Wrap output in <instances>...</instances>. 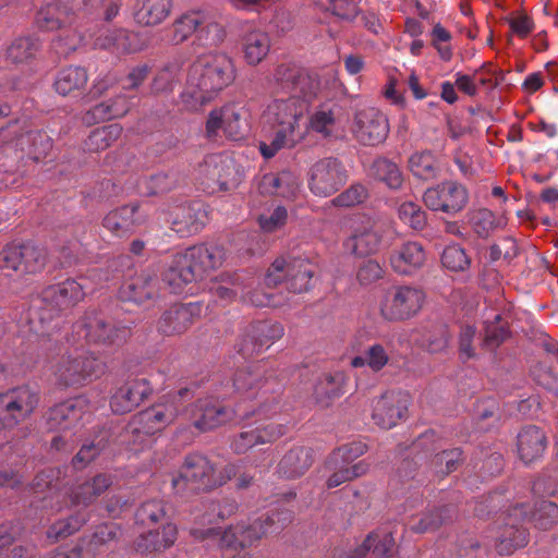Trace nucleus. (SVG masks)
I'll use <instances>...</instances> for the list:
<instances>
[{"mask_svg":"<svg viewBox=\"0 0 558 558\" xmlns=\"http://www.w3.org/2000/svg\"><path fill=\"white\" fill-rule=\"evenodd\" d=\"M313 97L290 94L288 97L271 99L263 111V121L275 130L269 142L259 143L264 158H272L283 148H292L306 133V114Z\"/></svg>","mask_w":558,"mask_h":558,"instance_id":"nucleus-1","label":"nucleus"},{"mask_svg":"<svg viewBox=\"0 0 558 558\" xmlns=\"http://www.w3.org/2000/svg\"><path fill=\"white\" fill-rule=\"evenodd\" d=\"M234 78V64L228 56L220 53L199 58L189 69L180 95L181 105L187 111H197L232 84Z\"/></svg>","mask_w":558,"mask_h":558,"instance_id":"nucleus-2","label":"nucleus"},{"mask_svg":"<svg viewBox=\"0 0 558 558\" xmlns=\"http://www.w3.org/2000/svg\"><path fill=\"white\" fill-rule=\"evenodd\" d=\"M393 227L389 220L363 218L351 227V234L344 240L347 252L356 257L376 254L383 245L390 244Z\"/></svg>","mask_w":558,"mask_h":558,"instance_id":"nucleus-3","label":"nucleus"},{"mask_svg":"<svg viewBox=\"0 0 558 558\" xmlns=\"http://www.w3.org/2000/svg\"><path fill=\"white\" fill-rule=\"evenodd\" d=\"M426 301L425 291L413 284L390 288L379 301L378 310L388 322H403L416 316Z\"/></svg>","mask_w":558,"mask_h":558,"instance_id":"nucleus-4","label":"nucleus"},{"mask_svg":"<svg viewBox=\"0 0 558 558\" xmlns=\"http://www.w3.org/2000/svg\"><path fill=\"white\" fill-rule=\"evenodd\" d=\"M39 403L36 390L22 385L0 392V428H13L26 421Z\"/></svg>","mask_w":558,"mask_h":558,"instance_id":"nucleus-5","label":"nucleus"},{"mask_svg":"<svg viewBox=\"0 0 558 558\" xmlns=\"http://www.w3.org/2000/svg\"><path fill=\"white\" fill-rule=\"evenodd\" d=\"M313 274V265L304 258H277L266 274L265 283L267 287H276L284 282L287 289L302 293L310 289Z\"/></svg>","mask_w":558,"mask_h":558,"instance_id":"nucleus-6","label":"nucleus"},{"mask_svg":"<svg viewBox=\"0 0 558 558\" xmlns=\"http://www.w3.org/2000/svg\"><path fill=\"white\" fill-rule=\"evenodd\" d=\"M226 471V476L217 475L213 464L205 456L192 453L185 458L179 476L172 478V486L177 492H181L187 482L201 484L204 487L222 485L235 474L233 465H228Z\"/></svg>","mask_w":558,"mask_h":558,"instance_id":"nucleus-7","label":"nucleus"},{"mask_svg":"<svg viewBox=\"0 0 558 558\" xmlns=\"http://www.w3.org/2000/svg\"><path fill=\"white\" fill-rule=\"evenodd\" d=\"M364 450V445L351 444L337 449L330 454L326 462V468L331 472L327 480L329 488L352 481L368 471V464L365 461L351 464L352 459L361 456Z\"/></svg>","mask_w":558,"mask_h":558,"instance_id":"nucleus-8","label":"nucleus"},{"mask_svg":"<svg viewBox=\"0 0 558 558\" xmlns=\"http://www.w3.org/2000/svg\"><path fill=\"white\" fill-rule=\"evenodd\" d=\"M350 130L360 144L376 146L386 141L390 128L383 112L375 107H365L356 110Z\"/></svg>","mask_w":558,"mask_h":558,"instance_id":"nucleus-9","label":"nucleus"},{"mask_svg":"<svg viewBox=\"0 0 558 558\" xmlns=\"http://www.w3.org/2000/svg\"><path fill=\"white\" fill-rule=\"evenodd\" d=\"M347 182V171L336 158H324L314 162L308 171V189L318 197H328Z\"/></svg>","mask_w":558,"mask_h":558,"instance_id":"nucleus-10","label":"nucleus"},{"mask_svg":"<svg viewBox=\"0 0 558 558\" xmlns=\"http://www.w3.org/2000/svg\"><path fill=\"white\" fill-rule=\"evenodd\" d=\"M423 201L432 210L456 215L466 206L469 194L461 183L445 181L427 189Z\"/></svg>","mask_w":558,"mask_h":558,"instance_id":"nucleus-11","label":"nucleus"},{"mask_svg":"<svg viewBox=\"0 0 558 558\" xmlns=\"http://www.w3.org/2000/svg\"><path fill=\"white\" fill-rule=\"evenodd\" d=\"M178 415L175 398H165L132 417L130 428L134 434L154 435L166 428Z\"/></svg>","mask_w":558,"mask_h":558,"instance_id":"nucleus-12","label":"nucleus"},{"mask_svg":"<svg viewBox=\"0 0 558 558\" xmlns=\"http://www.w3.org/2000/svg\"><path fill=\"white\" fill-rule=\"evenodd\" d=\"M198 172L208 186H218L220 190L234 187L240 181V172L233 158L226 154L207 156L199 165Z\"/></svg>","mask_w":558,"mask_h":558,"instance_id":"nucleus-13","label":"nucleus"},{"mask_svg":"<svg viewBox=\"0 0 558 558\" xmlns=\"http://www.w3.org/2000/svg\"><path fill=\"white\" fill-rule=\"evenodd\" d=\"M409 401L399 392H386L371 401V418L384 429L397 426L407 416Z\"/></svg>","mask_w":558,"mask_h":558,"instance_id":"nucleus-14","label":"nucleus"},{"mask_svg":"<svg viewBox=\"0 0 558 558\" xmlns=\"http://www.w3.org/2000/svg\"><path fill=\"white\" fill-rule=\"evenodd\" d=\"M171 229L181 236L199 232L207 222V211L203 205H173L167 210Z\"/></svg>","mask_w":558,"mask_h":558,"instance_id":"nucleus-15","label":"nucleus"},{"mask_svg":"<svg viewBox=\"0 0 558 558\" xmlns=\"http://www.w3.org/2000/svg\"><path fill=\"white\" fill-rule=\"evenodd\" d=\"M192 420L194 426L202 432L214 429L233 418L235 412L233 410L222 407L218 401L213 399H201L192 408ZM236 415L244 418L246 414L240 413L238 410Z\"/></svg>","mask_w":558,"mask_h":558,"instance_id":"nucleus-16","label":"nucleus"},{"mask_svg":"<svg viewBox=\"0 0 558 558\" xmlns=\"http://www.w3.org/2000/svg\"><path fill=\"white\" fill-rule=\"evenodd\" d=\"M211 292L221 301H231L238 294L255 306H280L282 303L277 301L274 296L253 293L245 291L243 283L238 276L223 275L219 281H215L210 287Z\"/></svg>","mask_w":558,"mask_h":558,"instance_id":"nucleus-17","label":"nucleus"},{"mask_svg":"<svg viewBox=\"0 0 558 558\" xmlns=\"http://www.w3.org/2000/svg\"><path fill=\"white\" fill-rule=\"evenodd\" d=\"M268 523V519L238 522L220 534V542L223 546L231 548L251 547L266 535Z\"/></svg>","mask_w":558,"mask_h":558,"instance_id":"nucleus-18","label":"nucleus"},{"mask_svg":"<svg viewBox=\"0 0 558 558\" xmlns=\"http://www.w3.org/2000/svg\"><path fill=\"white\" fill-rule=\"evenodd\" d=\"M89 410V402L83 396L56 404L48 413L49 427L63 430L72 428L82 421Z\"/></svg>","mask_w":558,"mask_h":558,"instance_id":"nucleus-19","label":"nucleus"},{"mask_svg":"<svg viewBox=\"0 0 558 558\" xmlns=\"http://www.w3.org/2000/svg\"><path fill=\"white\" fill-rule=\"evenodd\" d=\"M301 180L291 171L266 173L258 181L257 189L263 195H276L287 201H294L301 194Z\"/></svg>","mask_w":558,"mask_h":558,"instance_id":"nucleus-20","label":"nucleus"},{"mask_svg":"<svg viewBox=\"0 0 558 558\" xmlns=\"http://www.w3.org/2000/svg\"><path fill=\"white\" fill-rule=\"evenodd\" d=\"M150 393V386L144 378H134L120 386L111 397L110 407L114 413L124 414L138 407Z\"/></svg>","mask_w":558,"mask_h":558,"instance_id":"nucleus-21","label":"nucleus"},{"mask_svg":"<svg viewBox=\"0 0 558 558\" xmlns=\"http://www.w3.org/2000/svg\"><path fill=\"white\" fill-rule=\"evenodd\" d=\"M84 287L74 279L49 287L44 292V300L47 307L57 312L66 311L84 299Z\"/></svg>","mask_w":558,"mask_h":558,"instance_id":"nucleus-22","label":"nucleus"},{"mask_svg":"<svg viewBox=\"0 0 558 558\" xmlns=\"http://www.w3.org/2000/svg\"><path fill=\"white\" fill-rule=\"evenodd\" d=\"M97 366L95 357L90 356H68L61 359L54 367L53 374L57 380L69 386L80 384L90 376Z\"/></svg>","mask_w":558,"mask_h":558,"instance_id":"nucleus-23","label":"nucleus"},{"mask_svg":"<svg viewBox=\"0 0 558 558\" xmlns=\"http://www.w3.org/2000/svg\"><path fill=\"white\" fill-rule=\"evenodd\" d=\"M147 216L137 206H124L110 211L104 219V227L117 236H124L146 222Z\"/></svg>","mask_w":558,"mask_h":558,"instance_id":"nucleus-24","label":"nucleus"},{"mask_svg":"<svg viewBox=\"0 0 558 558\" xmlns=\"http://www.w3.org/2000/svg\"><path fill=\"white\" fill-rule=\"evenodd\" d=\"M186 255L187 248L184 252L175 254L163 274V281L174 293L182 292L186 284L199 277L195 260L182 263L181 259L186 257Z\"/></svg>","mask_w":558,"mask_h":558,"instance_id":"nucleus-25","label":"nucleus"},{"mask_svg":"<svg viewBox=\"0 0 558 558\" xmlns=\"http://www.w3.org/2000/svg\"><path fill=\"white\" fill-rule=\"evenodd\" d=\"M286 427L280 424L268 423L257 426L250 430L242 432L232 442L233 449L239 452H245L248 449L272 442L284 435Z\"/></svg>","mask_w":558,"mask_h":558,"instance_id":"nucleus-26","label":"nucleus"},{"mask_svg":"<svg viewBox=\"0 0 558 558\" xmlns=\"http://www.w3.org/2000/svg\"><path fill=\"white\" fill-rule=\"evenodd\" d=\"M112 481L106 474H97L92 478L75 483L66 493L72 506H88L108 489Z\"/></svg>","mask_w":558,"mask_h":558,"instance_id":"nucleus-27","label":"nucleus"},{"mask_svg":"<svg viewBox=\"0 0 558 558\" xmlns=\"http://www.w3.org/2000/svg\"><path fill=\"white\" fill-rule=\"evenodd\" d=\"M426 259L423 246L417 242H407L390 256L392 269L400 275H411L421 268Z\"/></svg>","mask_w":558,"mask_h":558,"instance_id":"nucleus-28","label":"nucleus"},{"mask_svg":"<svg viewBox=\"0 0 558 558\" xmlns=\"http://www.w3.org/2000/svg\"><path fill=\"white\" fill-rule=\"evenodd\" d=\"M217 26L205 11H191L175 20L170 28L171 43L178 45L185 41L192 34L203 27Z\"/></svg>","mask_w":558,"mask_h":558,"instance_id":"nucleus-29","label":"nucleus"},{"mask_svg":"<svg viewBox=\"0 0 558 558\" xmlns=\"http://www.w3.org/2000/svg\"><path fill=\"white\" fill-rule=\"evenodd\" d=\"M395 549V538L389 532H373L363 544L345 558H389Z\"/></svg>","mask_w":558,"mask_h":558,"instance_id":"nucleus-30","label":"nucleus"},{"mask_svg":"<svg viewBox=\"0 0 558 558\" xmlns=\"http://www.w3.org/2000/svg\"><path fill=\"white\" fill-rule=\"evenodd\" d=\"M226 258V252L221 245L218 244H199L187 248L186 257H183L182 263L195 260L199 277L211 269L220 267Z\"/></svg>","mask_w":558,"mask_h":558,"instance_id":"nucleus-31","label":"nucleus"},{"mask_svg":"<svg viewBox=\"0 0 558 558\" xmlns=\"http://www.w3.org/2000/svg\"><path fill=\"white\" fill-rule=\"evenodd\" d=\"M275 80L291 87L290 93L313 97L315 94L311 77L293 64H280L275 71Z\"/></svg>","mask_w":558,"mask_h":558,"instance_id":"nucleus-32","label":"nucleus"},{"mask_svg":"<svg viewBox=\"0 0 558 558\" xmlns=\"http://www.w3.org/2000/svg\"><path fill=\"white\" fill-rule=\"evenodd\" d=\"M270 47V37L262 29H251L242 37L243 57L250 65L259 64L268 56Z\"/></svg>","mask_w":558,"mask_h":558,"instance_id":"nucleus-33","label":"nucleus"},{"mask_svg":"<svg viewBox=\"0 0 558 558\" xmlns=\"http://www.w3.org/2000/svg\"><path fill=\"white\" fill-rule=\"evenodd\" d=\"M192 305H175L163 313L158 322V330L166 336L180 335L193 324Z\"/></svg>","mask_w":558,"mask_h":558,"instance_id":"nucleus-34","label":"nucleus"},{"mask_svg":"<svg viewBox=\"0 0 558 558\" xmlns=\"http://www.w3.org/2000/svg\"><path fill=\"white\" fill-rule=\"evenodd\" d=\"M545 447V435L535 426L525 427L518 435V453L520 459L526 464L542 457Z\"/></svg>","mask_w":558,"mask_h":558,"instance_id":"nucleus-35","label":"nucleus"},{"mask_svg":"<svg viewBox=\"0 0 558 558\" xmlns=\"http://www.w3.org/2000/svg\"><path fill=\"white\" fill-rule=\"evenodd\" d=\"M129 111V102L125 96L119 95L114 99L102 101L83 116V122L92 125L105 120L123 117Z\"/></svg>","mask_w":558,"mask_h":558,"instance_id":"nucleus-36","label":"nucleus"},{"mask_svg":"<svg viewBox=\"0 0 558 558\" xmlns=\"http://www.w3.org/2000/svg\"><path fill=\"white\" fill-rule=\"evenodd\" d=\"M171 8V0H138L135 17L142 25L155 26L169 16Z\"/></svg>","mask_w":558,"mask_h":558,"instance_id":"nucleus-37","label":"nucleus"},{"mask_svg":"<svg viewBox=\"0 0 558 558\" xmlns=\"http://www.w3.org/2000/svg\"><path fill=\"white\" fill-rule=\"evenodd\" d=\"M85 328L87 340L99 344H112L122 341L126 336L125 329L117 328L98 317L89 319Z\"/></svg>","mask_w":558,"mask_h":558,"instance_id":"nucleus-38","label":"nucleus"},{"mask_svg":"<svg viewBox=\"0 0 558 558\" xmlns=\"http://www.w3.org/2000/svg\"><path fill=\"white\" fill-rule=\"evenodd\" d=\"M511 517L527 518L537 527L546 530L551 526L558 520V507L549 500H541L535 505V509L532 512L523 510V507H515L512 509Z\"/></svg>","mask_w":558,"mask_h":558,"instance_id":"nucleus-39","label":"nucleus"},{"mask_svg":"<svg viewBox=\"0 0 558 558\" xmlns=\"http://www.w3.org/2000/svg\"><path fill=\"white\" fill-rule=\"evenodd\" d=\"M527 544V532L517 525L506 524L500 531L495 548L500 556H510Z\"/></svg>","mask_w":558,"mask_h":558,"instance_id":"nucleus-40","label":"nucleus"},{"mask_svg":"<svg viewBox=\"0 0 558 558\" xmlns=\"http://www.w3.org/2000/svg\"><path fill=\"white\" fill-rule=\"evenodd\" d=\"M369 174L392 190L401 187L403 183V175L399 166L386 157H379L373 161Z\"/></svg>","mask_w":558,"mask_h":558,"instance_id":"nucleus-41","label":"nucleus"},{"mask_svg":"<svg viewBox=\"0 0 558 558\" xmlns=\"http://www.w3.org/2000/svg\"><path fill=\"white\" fill-rule=\"evenodd\" d=\"M177 535L178 529L175 524L166 522L145 534L138 547L145 550H163L174 544Z\"/></svg>","mask_w":558,"mask_h":558,"instance_id":"nucleus-42","label":"nucleus"},{"mask_svg":"<svg viewBox=\"0 0 558 558\" xmlns=\"http://www.w3.org/2000/svg\"><path fill=\"white\" fill-rule=\"evenodd\" d=\"M312 464V456L306 448L290 450L280 461V472L290 478L303 475Z\"/></svg>","mask_w":558,"mask_h":558,"instance_id":"nucleus-43","label":"nucleus"},{"mask_svg":"<svg viewBox=\"0 0 558 558\" xmlns=\"http://www.w3.org/2000/svg\"><path fill=\"white\" fill-rule=\"evenodd\" d=\"M88 76L85 69L70 66L61 70L54 81L56 92L62 96L70 95L82 89L87 83Z\"/></svg>","mask_w":558,"mask_h":558,"instance_id":"nucleus-44","label":"nucleus"},{"mask_svg":"<svg viewBox=\"0 0 558 558\" xmlns=\"http://www.w3.org/2000/svg\"><path fill=\"white\" fill-rule=\"evenodd\" d=\"M16 146L20 147L31 159L39 160L50 148V140L40 132H27L16 140Z\"/></svg>","mask_w":558,"mask_h":558,"instance_id":"nucleus-45","label":"nucleus"},{"mask_svg":"<svg viewBox=\"0 0 558 558\" xmlns=\"http://www.w3.org/2000/svg\"><path fill=\"white\" fill-rule=\"evenodd\" d=\"M413 175L422 180H433L439 171L438 161L429 151L414 153L409 159Z\"/></svg>","mask_w":558,"mask_h":558,"instance_id":"nucleus-46","label":"nucleus"},{"mask_svg":"<svg viewBox=\"0 0 558 558\" xmlns=\"http://www.w3.org/2000/svg\"><path fill=\"white\" fill-rule=\"evenodd\" d=\"M283 336V327L279 323L259 322L252 326L250 337L256 341L255 350L269 348Z\"/></svg>","mask_w":558,"mask_h":558,"instance_id":"nucleus-47","label":"nucleus"},{"mask_svg":"<svg viewBox=\"0 0 558 558\" xmlns=\"http://www.w3.org/2000/svg\"><path fill=\"white\" fill-rule=\"evenodd\" d=\"M39 40L31 36L19 37L12 41L7 50L8 59L21 63L33 58L39 49Z\"/></svg>","mask_w":558,"mask_h":558,"instance_id":"nucleus-48","label":"nucleus"},{"mask_svg":"<svg viewBox=\"0 0 558 558\" xmlns=\"http://www.w3.org/2000/svg\"><path fill=\"white\" fill-rule=\"evenodd\" d=\"M122 134V126L118 123L109 124L94 130L86 145L90 150H104L114 143Z\"/></svg>","mask_w":558,"mask_h":558,"instance_id":"nucleus-49","label":"nucleus"},{"mask_svg":"<svg viewBox=\"0 0 558 558\" xmlns=\"http://www.w3.org/2000/svg\"><path fill=\"white\" fill-rule=\"evenodd\" d=\"M243 113V107H239L233 104L225 106V134L228 137L236 140L241 136L245 124Z\"/></svg>","mask_w":558,"mask_h":558,"instance_id":"nucleus-50","label":"nucleus"},{"mask_svg":"<svg viewBox=\"0 0 558 558\" xmlns=\"http://www.w3.org/2000/svg\"><path fill=\"white\" fill-rule=\"evenodd\" d=\"M444 267L452 271H463L470 266V258L465 251L457 245H448L441 256Z\"/></svg>","mask_w":558,"mask_h":558,"instance_id":"nucleus-51","label":"nucleus"},{"mask_svg":"<svg viewBox=\"0 0 558 558\" xmlns=\"http://www.w3.org/2000/svg\"><path fill=\"white\" fill-rule=\"evenodd\" d=\"M399 218L414 230H422L426 225V215L414 202H404L398 208Z\"/></svg>","mask_w":558,"mask_h":558,"instance_id":"nucleus-52","label":"nucleus"},{"mask_svg":"<svg viewBox=\"0 0 558 558\" xmlns=\"http://www.w3.org/2000/svg\"><path fill=\"white\" fill-rule=\"evenodd\" d=\"M86 519L84 515H72L64 520H59L53 523L47 531V536L50 539L58 541L75 533L84 523Z\"/></svg>","mask_w":558,"mask_h":558,"instance_id":"nucleus-53","label":"nucleus"},{"mask_svg":"<svg viewBox=\"0 0 558 558\" xmlns=\"http://www.w3.org/2000/svg\"><path fill=\"white\" fill-rule=\"evenodd\" d=\"M24 257V272H36L40 270L46 263V251L33 243L22 244Z\"/></svg>","mask_w":558,"mask_h":558,"instance_id":"nucleus-54","label":"nucleus"},{"mask_svg":"<svg viewBox=\"0 0 558 558\" xmlns=\"http://www.w3.org/2000/svg\"><path fill=\"white\" fill-rule=\"evenodd\" d=\"M128 295L126 298L138 304H143L147 300H150L156 292L154 284L149 280L143 277L134 279L126 286Z\"/></svg>","mask_w":558,"mask_h":558,"instance_id":"nucleus-55","label":"nucleus"},{"mask_svg":"<svg viewBox=\"0 0 558 558\" xmlns=\"http://www.w3.org/2000/svg\"><path fill=\"white\" fill-rule=\"evenodd\" d=\"M22 244L7 245L0 252V267L5 270L24 272Z\"/></svg>","mask_w":558,"mask_h":558,"instance_id":"nucleus-56","label":"nucleus"},{"mask_svg":"<svg viewBox=\"0 0 558 558\" xmlns=\"http://www.w3.org/2000/svg\"><path fill=\"white\" fill-rule=\"evenodd\" d=\"M111 45L124 52H136L146 46V41L137 33L119 31L114 34L113 40L108 44V47Z\"/></svg>","mask_w":558,"mask_h":558,"instance_id":"nucleus-57","label":"nucleus"},{"mask_svg":"<svg viewBox=\"0 0 558 558\" xmlns=\"http://www.w3.org/2000/svg\"><path fill=\"white\" fill-rule=\"evenodd\" d=\"M494 322L485 323V337L483 341V345L488 350L496 349L508 336L507 330L504 326L498 325L500 319V315H494Z\"/></svg>","mask_w":558,"mask_h":558,"instance_id":"nucleus-58","label":"nucleus"},{"mask_svg":"<svg viewBox=\"0 0 558 558\" xmlns=\"http://www.w3.org/2000/svg\"><path fill=\"white\" fill-rule=\"evenodd\" d=\"M62 11L56 5H47L41 9L36 17L37 26L45 31H54L61 27L63 21L61 20Z\"/></svg>","mask_w":558,"mask_h":558,"instance_id":"nucleus-59","label":"nucleus"},{"mask_svg":"<svg viewBox=\"0 0 558 558\" xmlns=\"http://www.w3.org/2000/svg\"><path fill=\"white\" fill-rule=\"evenodd\" d=\"M366 196V189L361 184H355L335 197L332 204L341 207L355 206L364 202Z\"/></svg>","mask_w":558,"mask_h":558,"instance_id":"nucleus-60","label":"nucleus"},{"mask_svg":"<svg viewBox=\"0 0 558 558\" xmlns=\"http://www.w3.org/2000/svg\"><path fill=\"white\" fill-rule=\"evenodd\" d=\"M311 128L324 135H329L333 131L335 116L330 109H319L310 119Z\"/></svg>","mask_w":558,"mask_h":558,"instance_id":"nucleus-61","label":"nucleus"},{"mask_svg":"<svg viewBox=\"0 0 558 558\" xmlns=\"http://www.w3.org/2000/svg\"><path fill=\"white\" fill-rule=\"evenodd\" d=\"M440 509L434 508L421 514L417 522L412 524V530L417 533H425L438 527L442 522Z\"/></svg>","mask_w":558,"mask_h":558,"instance_id":"nucleus-62","label":"nucleus"},{"mask_svg":"<svg viewBox=\"0 0 558 558\" xmlns=\"http://www.w3.org/2000/svg\"><path fill=\"white\" fill-rule=\"evenodd\" d=\"M288 213L283 206H278L271 214L259 217V226L265 232H274L287 221Z\"/></svg>","mask_w":558,"mask_h":558,"instance_id":"nucleus-63","label":"nucleus"},{"mask_svg":"<svg viewBox=\"0 0 558 558\" xmlns=\"http://www.w3.org/2000/svg\"><path fill=\"white\" fill-rule=\"evenodd\" d=\"M365 355H366L367 366L374 372H378V371L383 369L389 361V356H388L386 350L380 344L371 345L365 351Z\"/></svg>","mask_w":558,"mask_h":558,"instance_id":"nucleus-64","label":"nucleus"}]
</instances>
